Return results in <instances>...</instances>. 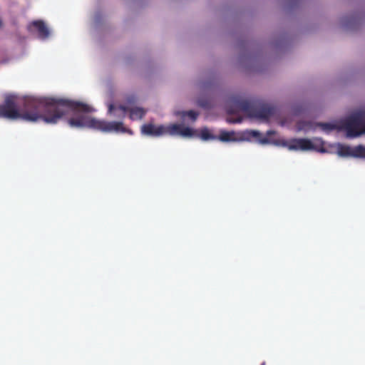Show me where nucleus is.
<instances>
[{
  "mask_svg": "<svg viewBox=\"0 0 365 365\" xmlns=\"http://www.w3.org/2000/svg\"><path fill=\"white\" fill-rule=\"evenodd\" d=\"M94 109L87 104L64 98L28 97L23 107L19 108L14 96H6L0 104V118L22 119L28 122L43 120L49 124L56 123L63 116L73 112L74 117L68 121L73 128H91L106 133L114 132V121L97 120L87 114Z\"/></svg>",
  "mask_w": 365,
  "mask_h": 365,
  "instance_id": "1",
  "label": "nucleus"
},
{
  "mask_svg": "<svg viewBox=\"0 0 365 365\" xmlns=\"http://www.w3.org/2000/svg\"><path fill=\"white\" fill-rule=\"evenodd\" d=\"M242 111L250 118L268 120L274 115V108L267 103H251L248 101L234 97L230 100V105L227 107V112L233 114Z\"/></svg>",
  "mask_w": 365,
  "mask_h": 365,
  "instance_id": "2",
  "label": "nucleus"
},
{
  "mask_svg": "<svg viewBox=\"0 0 365 365\" xmlns=\"http://www.w3.org/2000/svg\"><path fill=\"white\" fill-rule=\"evenodd\" d=\"M340 128L346 132L349 138H356L365 133V111H359L341 122Z\"/></svg>",
  "mask_w": 365,
  "mask_h": 365,
  "instance_id": "3",
  "label": "nucleus"
},
{
  "mask_svg": "<svg viewBox=\"0 0 365 365\" xmlns=\"http://www.w3.org/2000/svg\"><path fill=\"white\" fill-rule=\"evenodd\" d=\"M193 134L194 130L192 128L189 127H185L182 124L174 123L165 125L164 135L190 137L193 135Z\"/></svg>",
  "mask_w": 365,
  "mask_h": 365,
  "instance_id": "4",
  "label": "nucleus"
},
{
  "mask_svg": "<svg viewBox=\"0 0 365 365\" xmlns=\"http://www.w3.org/2000/svg\"><path fill=\"white\" fill-rule=\"evenodd\" d=\"M289 150H310L315 147L312 142L307 138H295L291 140L289 145Z\"/></svg>",
  "mask_w": 365,
  "mask_h": 365,
  "instance_id": "5",
  "label": "nucleus"
},
{
  "mask_svg": "<svg viewBox=\"0 0 365 365\" xmlns=\"http://www.w3.org/2000/svg\"><path fill=\"white\" fill-rule=\"evenodd\" d=\"M165 125L155 126L152 123L144 124L141 127V132L146 135L158 137L164 135Z\"/></svg>",
  "mask_w": 365,
  "mask_h": 365,
  "instance_id": "6",
  "label": "nucleus"
},
{
  "mask_svg": "<svg viewBox=\"0 0 365 365\" xmlns=\"http://www.w3.org/2000/svg\"><path fill=\"white\" fill-rule=\"evenodd\" d=\"M34 28L38 32V37L41 39H46L49 36L50 32L45 24V23L41 20L34 21H33L30 26L29 29L31 30Z\"/></svg>",
  "mask_w": 365,
  "mask_h": 365,
  "instance_id": "7",
  "label": "nucleus"
},
{
  "mask_svg": "<svg viewBox=\"0 0 365 365\" xmlns=\"http://www.w3.org/2000/svg\"><path fill=\"white\" fill-rule=\"evenodd\" d=\"M118 108L123 112L128 111V108L125 106H120ZM130 118L132 120L142 119L145 114V110L142 108H133L129 110Z\"/></svg>",
  "mask_w": 365,
  "mask_h": 365,
  "instance_id": "8",
  "label": "nucleus"
},
{
  "mask_svg": "<svg viewBox=\"0 0 365 365\" xmlns=\"http://www.w3.org/2000/svg\"><path fill=\"white\" fill-rule=\"evenodd\" d=\"M353 157L365 158V146L359 145L353 148Z\"/></svg>",
  "mask_w": 365,
  "mask_h": 365,
  "instance_id": "9",
  "label": "nucleus"
},
{
  "mask_svg": "<svg viewBox=\"0 0 365 365\" xmlns=\"http://www.w3.org/2000/svg\"><path fill=\"white\" fill-rule=\"evenodd\" d=\"M353 148L349 146H341L339 149V154L341 156H352L353 157Z\"/></svg>",
  "mask_w": 365,
  "mask_h": 365,
  "instance_id": "10",
  "label": "nucleus"
},
{
  "mask_svg": "<svg viewBox=\"0 0 365 365\" xmlns=\"http://www.w3.org/2000/svg\"><path fill=\"white\" fill-rule=\"evenodd\" d=\"M200 138L204 140H207L210 139H215L216 137L214 136L207 128H204L200 132Z\"/></svg>",
  "mask_w": 365,
  "mask_h": 365,
  "instance_id": "11",
  "label": "nucleus"
},
{
  "mask_svg": "<svg viewBox=\"0 0 365 365\" xmlns=\"http://www.w3.org/2000/svg\"><path fill=\"white\" fill-rule=\"evenodd\" d=\"M233 133L222 131L220 133L219 139L223 142H227L232 140Z\"/></svg>",
  "mask_w": 365,
  "mask_h": 365,
  "instance_id": "12",
  "label": "nucleus"
},
{
  "mask_svg": "<svg viewBox=\"0 0 365 365\" xmlns=\"http://www.w3.org/2000/svg\"><path fill=\"white\" fill-rule=\"evenodd\" d=\"M319 125L324 130L327 131H331L336 129L337 127L336 125L329 123H319Z\"/></svg>",
  "mask_w": 365,
  "mask_h": 365,
  "instance_id": "13",
  "label": "nucleus"
},
{
  "mask_svg": "<svg viewBox=\"0 0 365 365\" xmlns=\"http://www.w3.org/2000/svg\"><path fill=\"white\" fill-rule=\"evenodd\" d=\"M182 116H188L192 120H195L198 116V113L194 110H188L182 113Z\"/></svg>",
  "mask_w": 365,
  "mask_h": 365,
  "instance_id": "14",
  "label": "nucleus"
},
{
  "mask_svg": "<svg viewBox=\"0 0 365 365\" xmlns=\"http://www.w3.org/2000/svg\"><path fill=\"white\" fill-rule=\"evenodd\" d=\"M114 109V106L113 104H110L108 108V112L111 113L113 110Z\"/></svg>",
  "mask_w": 365,
  "mask_h": 365,
  "instance_id": "15",
  "label": "nucleus"
},
{
  "mask_svg": "<svg viewBox=\"0 0 365 365\" xmlns=\"http://www.w3.org/2000/svg\"><path fill=\"white\" fill-rule=\"evenodd\" d=\"M241 119L240 118H238L237 120H229L230 122L231 123H240L241 122Z\"/></svg>",
  "mask_w": 365,
  "mask_h": 365,
  "instance_id": "16",
  "label": "nucleus"
},
{
  "mask_svg": "<svg viewBox=\"0 0 365 365\" xmlns=\"http://www.w3.org/2000/svg\"><path fill=\"white\" fill-rule=\"evenodd\" d=\"M321 152H324V149L320 150Z\"/></svg>",
  "mask_w": 365,
  "mask_h": 365,
  "instance_id": "17",
  "label": "nucleus"
}]
</instances>
